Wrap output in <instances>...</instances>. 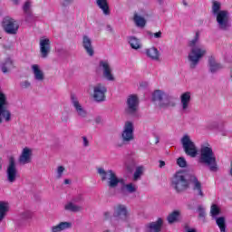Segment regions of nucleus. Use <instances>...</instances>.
<instances>
[{
  "label": "nucleus",
  "mask_w": 232,
  "mask_h": 232,
  "mask_svg": "<svg viewBox=\"0 0 232 232\" xmlns=\"http://www.w3.org/2000/svg\"><path fill=\"white\" fill-rule=\"evenodd\" d=\"M163 224L164 220L159 218L156 221L145 225V232H160L162 231Z\"/></svg>",
  "instance_id": "16"
},
{
  "label": "nucleus",
  "mask_w": 232,
  "mask_h": 232,
  "mask_svg": "<svg viewBox=\"0 0 232 232\" xmlns=\"http://www.w3.org/2000/svg\"><path fill=\"white\" fill-rule=\"evenodd\" d=\"M3 158L0 157V171L3 169Z\"/></svg>",
  "instance_id": "50"
},
{
  "label": "nucleus",
  "mask_w": 232,
  "mask_h": 232,
  "mask_svg": "<svg viewBox=\"0 0 232 232\" xmlns=\"http://www.w3.org/2000/svg\"><path fill=\"white\" fill-rule=\"evenodd\" d=\"M142 175V167H138L134 172L133 180H139Z\"/></svg>",
  "instance_id": "41"
},
{
  "label": "nucleus",
  "mask_w": 232,
  "mask_h": 232,
  "mask_svg": "<svg viewBox=\"0 0 232 232\" xmlns=\"http://www.w3.org/2000/svg\"><path fill=\"white\" fill-rule=\"evenodd\" d=\"M164 166H166V162L160 160V168H164Z\"/></svg>",
  "instance_id": "48"
},
{
  "label": "nucleus",
  "mask_w": 232,
  "mask_h": 232,
  "mask_svg": "<svg viewBox=\"0 0 232 232\" xmlns=\"http://www.w3.org/2000/svg\"><path fill=\"white\" fill-rule=\"evenodd\" d=\"M183 5H184L185 6H188V3L186 2V0L183 1Z\"/></svg>",
  "instance_id": "54"
},
{
  "label": "nucleus",
  "mask_w": 232,
  "mask_h": 232,
  "mask_svg": "<svg viewBox=\"0 0 232 232\" xmlns=\"http://www.w3.org/2000/svg\"><path fill=\"white\" fill-rule=\"evenodd\" d=\"M222 8V4H220V2L218 1H212V14L213 15H217L218 14H220V12H222V10H220Z\"/></svg>",
  "instance_id": "34"
},
{
  "label": "nucleus",
  "mask_w": 232,
  "mask_h": 232,
  "mask_svg": "<svg viewBox=\"0 0 232 232\" xmlns=\"http://www.w3.org/2000/svg\"><path fill=\"white\" fill-rule=\"evenodd\" d=\"M30 86H31V83H30V82H28V81H25V82H24L21 83V87H22V88H24V89L30 88Z\"/></svg>",
  "instance_id": "43"
},
{
  "label": "nucleus",
  "mask_w": 232,
  "mask_h": 232,
  "mask_svg": "<svg viewBox=\"0 0 232 232\" xmlns=\"http://www.w3.org/2000/svg\"><path fill=\"white\" fill-rule=\"evenodd\" d=\"M180 218V211L174 210L167 217V221L169 224H175V222H179V218Z\"/></svg>",
  "instance_id": "29"
},
{
  "label": "nucleus",
  "mask_w": 232,
  "mask_h": 232,
  "mask_svg": "<svg viewBox=\"0 0 232 232\" xmlns=\"http://www.w3.org/2000/svg\"><path fill=\"white\" fill-rule=\"evenodd\" d=\"M133 21L139 28H144V26H146V19L137 13L134 14Z\"/></svg>",
  "instance_id": "30"
},
{
  "label": "nucleus",
  "mask_w": 232,
  "mask_h": 232,
  "mask_svg": "<svg viewBox=\"0 0 232 232\" xmlns=\"http://www.w3.org/2000/svg\"><path fill=\"white\" fill-rule=\"evenodd\" d=\"M216 224L219 227L220 232H226V218L219 217L216 219Z\"/></svg>",
  "instance_id": "35"
},
{
  "label": "nucleus",
  "mask_w": 232,
  "mask_h": 232,
  "mask_svg": "<svg viewBox=\"0 0 232 232\" xmlns=\"http://www.w3.org/2000/svg\"><path fill=\"white\" fill-rule=\"evenodd\" d=\"M190 180L194 184L193 189L198 191L199 197H204V192H202V184L200 183V181H198V179H197V177L195 176H192L190 177Z\"/></svg>",
  "instance_id": "28"
},
{
  "label": "nucleus",
  "mask_w": 232,
  "mask_h": 232,
  "mask_svg": "<svg viewBox=\"0 0 232 232\" xmlns=\"http://www.w3.org/2000/svg\"><path fill=\"white\" fill-rule=\"evenodd\" d=\"M82 46L86 53H88L90 57H93V53H95V51H93V45H92V39H90V37H88L87 35H84L82 38Z\"/></svg>",
  "instance_id": "21"
},
{
  "label": "nucleus",
  "mask_w": 232,
  "mask_h": 232,
  "mask_svg": "<svg viewBox=\"0 0 232 232\" xmlns=\"http://www.w3.org/2000/svg\"><path fill=\"white\" fill-rule=\"evenodd\" d=\"M180 102H181L182 111H186V110L189 108V102H191V92H186L182 93L180 96Z\"/></svg>",
  "instance_id": "23"
},
{
  "label": "nucleus",
  "mask_w": 232,
  "mask_h": 232,
  "mask_svg": "<svg viewBox=\"0 0 232 232\" xmlns=\"http://www.w3.org/2000/svg\"><path fill=\"white\" fill-rule=\"evenodd\" d=\"M18 162L24 166V164H30L32 162V150L24 148L18 159Z\"/></svg>",
  "instance_id": "19"
},
{
  "label": "nucleus",
  "mask_w": 232,
  "mask_h": 232,
  "mask_svg": "<svg viewBox=\"0 0 232 232\" xmlns=\"http://www.w3.org/2000/svg\"><path fill=\"white\" fill-rule=\"evenodd\" d=\"M210 213L212 217H218V215H220V208L218 206L213 204L210 208Z\"/></svg>",
  "instance_id": "39"
},
{
  "label": "nucleus",
  "mask_w": 232,
  "mask_h": 232,
  "mask_svg": "<svg viewBox=\"0 0 232 232\" xmlns=\"http://www.w3.org/2000/svg\"><path fill=\"white\" fill-rule=\"evenodd\" d=\"M40 53L43 59L48 57V53H50V39L45 38L40 40Z\"/></svg>",
  "instance_id": "20"
},
{
  "label": "nucleus",
  "mask_w": 232,
  "mask_h": 232,
  "mask_svg": "<svg viewBox=\"0 0 232 232\" xmlns=\"http://www.w3.org/2000/svg\"><path fill=\"white\" fill-rule=\"evenodd\" d=\"M215 15L219 30H229V27L231 26L229 24V12L227 10H221Z\"/></svg>",
  "instance_id": "8"
},
{
  "label": "nucleus",
  "mask_w": 232,
  "mask_h": 232,
  "mask_svg": "<svg viewBox=\"0 0 232 232\" xmlns=\"http://www.w3.org/2000/svg\"><path fill=\"white\" fill-rule=\"evenodd\" d=\"M3 26L5 34L15 35L19 30V24L14 18L5 17L3 20Z\"/></svg>",
  "instance_id": "9"
},
{
  "label": "nucleus",
  "mask_w": 232,
  "mask_h": 232,
  "mask_svg": "<svg viewBox=\"0 0 232 232\" xmlns=\"http://www.w3.org/2000/svg\"><path fill=\"white\" fill-rule=\"evenodd\" d=\"M145 53L151 61H160V52L157 47H150L145 50Z\"/></svg>",
  "instance_id": "22"
},
{
  "label": "nucleus",
  "mask_w": 232,
  "mask_h": 232,
  "mask_svg": "<svg viewBox=\"0 0 232 232\" xmlns=\"http://www.w3.org/2000/svg\"><path fill=\"white\" fill-rule=\"evenodd\" d=\"M198 163L202 164L203 166H208L210 171H218L217 156H215V152H213V149L211 147H201Z\"/></svg>",
  "instance_id": "2"
},
{
  "label": "nucleus",
  "mask_w": 232,
  "mask_h": 232,
  "mask_svg": "<svg viewBox=\"0 0 232 232\" xmlns=\"http://www.w3.org/2000/svg\"><path fill=\"white\" fill-rule=\"evenodd\" d=\"M177 164L179 168H187L188 167V161H186V159L183 157H179L177 160Z\"/></svg>",
  "instance_id": "40"
},
{
  "label": "nucleus",
  "mask_w": 232,
  "mask_h": 232,
  "mask_svg": "<svg viewBox=\"0 0 232 232\" xmlns=\"http://www.w3.org/2000/svg\"><path fill=\"white\" fill-rule=\"evenodd\" d=\"M171 186L177 193H180L189 188V181L186 179L184 172H177L172 179Z\"/></svg>",
  "instance_id": "4"
},
{
  "label": "nucleus",
  "mask_w": 232,
  "mask_h": 232,
  "mask_svg": "<svg viewBox=\"0 0 232 232\" xmlns=\"http://www.w3.org/2000/svg\"><path fill=\"white\" fill-rule=\"evenodd\" d=\"M160 5H162V0H158Z\"/></svg>",
  "instance_id": "56"
},
{
  "label": "nucleus",
  "mask_w": 232,
  "mask_h": 232,
  "mask_svg": "<svg viewBox=\"0 0 232 232\" xmlns=\"http://www.w3.org/2000/svg\"><path fill=\"white\" fill-rule=\"evenodd\" d=\"M198 211L199 213V218H204V217H206V210H204V208H202V206L198 207Z\"/></svg>",
  "instance_id": "42"
},
{
  "label": "nucleus",
  "mask_w": 232,
  "mask_h": 232,
  "mask_svg": "<svg viewBox=\"0 0 232 232\" xmlns=\"http://www.w3.org/2000/svg\"><path fill=\"white\" fill-rule=\"evenodd\" d=\"M82 140H83V146L85 148H88V146H90V141H88V138H86V136H83Z\"/></svg>",
  "instance_id": "44"
},
{
  "label": "nucleus",
  "mask_w": 232,
  "mask_h": 232,
  "mask_svg": "<svg viewBox=\"0 0 232 232\" xmlns=\"http://www.w3.org/2000/svg\"><path fill=\"white\" fill-rule=\"evenodd\" d=\"M198 37H200V34L198 32L196 33V35L193 40L188 43V46L191 48L190 53H188V64L191 70H195L200 63V59L206 55L205 49L197 46V43H198Z\"/></svg>",
  "instance_id": "1"
},
{
  "label": "nucleus",
  "mask_w": 232,
  "mask_h": 232,
  "mask_svg": "<svg viewBox=\"0 0 232 232\" xmlns=\"http://www.w3.org/2000/svg\"><path fill=\"white\" fill-rule=\"evenodd\" d=\"M188 209H193V206H191V205H188Z\"/></svg>",
  "instance_id": "52"
},
{
  "label": "nucleus",
  "mask_w": 232,
  "mask_h": 232,
  "mask_svg": "<svg viewBox=\"0 0 232 232\" xmlns=\"http://www.w3.org/2000/svg\"><path fill=\"white\" fill-rule=\"evenodd\" d=\"M32 6V4L30 2H25L23 7L24 13L26 15H32V10L30 9Z\"/></svg>",
  "instance_id": "37"
},
{
  "label": "nucleus",
  "mask_w": 232,
  "mask_h": 232,
  "mask_svg": "<svg viewBox=\"0 0 232 232\" xmlns=\"http://www.w3.org/2000/svg\"><path fill=\"white\" fill-rule=\"evenodd\" d=\"M104 218H105V220H109L110 219V212H105L104 213Z\"/></svg>",
  "instance_id": "47"
},
{
  "label": "nucleus",
  "mask_w": 232,
  "mask_h": 232,
  "mask_svg": "<svg viewBox=\"0 0 232 232\" xmlns=\"http://www.w3.org/2000/svg\"><path fill=\"white\" fill-rule=\"evenodd\" d=\"M165 98V100H164ZM152 101L159 102L160 108H169L171 106L172 108L175 107V102H170L168 98H166V93H164L160 90H156L152 94ZM162 101H165L164 102Z\"/></svg>",
  "instance_id": "11"
},
{
  "label": "nucleus",
  "mask_w": 232,
  "mask_h": 232,
  "mask_svg": "<svg viewBox=\"0 0 232 232\" xmlns=\"http://www.w3.org/2000/svg\"><path fill=\"white\" fill-rule=\"evenodd\" d=\"M32 68L36 81H44V73L39 69V65L34 64Z\"/></svg>",
  "instance_id": "31"
},
{
  "label": "nucleus",
  "mask_w": 232,
  "mask_h": 232,
  "mask_svg": "<svg viewBox=\"0 0 232 232\" xmlns=\"http://www.w3.org/2000/svg\"><path fill=\"white\" fill-rule=\"evenodd\" d=\"M186 231L187 232H197V230L195 228H187Z\"/></svg>",
  "instance_id": "49"
},
{
  "label": "nucleus",
  "mask_w": 232,
  "mask_h": 232,
  "mask_svg": "<svg viewBox=\"0 0 232 232\" xmlns=\"http://www.w3.org/2000/svg\"><path fill=\"white\" fill-rule=\"evenodd\" d=\"M97 6L102 11L104 15H110V5L108 0H96Z\"/></svg>",
  "instance_id": "26"
},
{
  "label": "nucleus",
  "mask_w": 232,
  "mask_h": 232,
  "mask_svg": "<svg viewBox=\"0 0 232 232\" xmlns=\"http://www.w3.org/2000/svg\"><path fill=\"white\" fill-rule=\"evenodd\" d=\"M65 211H72V213H77V211H81L82 208L80 206H76L72 202H69L64 206Z\"/></svg>",
  "instance_id": "33"
},
{
  "label": "nucleus",
  "mask_w": 232,
  "mask_h": 232,
  "mask_svg": "<svg viewBox=\"0 0 232 232\" xmlns=\"http://www.w3.org/2000/svg\"><path fill=\"white\" fill-rule=\"evenodd\" d=\"M118 148H122V144H118Z\"/></svg>",
  "instance_id": "55"
},
{
  "label": "nucleus",
  "mask_w": 232,
  "mask_h": 232,
  "mask_svg": "<svg viewBox=\"0 0 232 232\" xmlns=\"http://www.w3.org/2000/svg\"><path fill=\"white\" fill-rule=\"evenodd\" d=\"M12 119V112L8 110V100L5 92H0V124H3V121L10 122Z\"/></svg>",
  "instance_id": "5"
},
{
  "label": "nucleus",
  "mask_w": 232,
  "mask_h": 232,
  "mask_svg": "<svg viewBox=\"0 0 232 232\" xmlns=\"http://www.w3.org/2000/svg\"><path fill=\"white\" fill-rule=\"evenodd\" d=\"M71 101L72 104L79 117H82L84 119L86 115H88V112H86V110L82 108V105L79 102V100L77 99V96L75 94H71Z\"/></svg>",
  "instance_id": "15"
},
{
  "label": "nucleus",
  "mask_w": 232,
  "mask_h": 232,
  "mask_svg": "<svg viewBox=\"0 0 232 232\" xmlns=\"http://www.w3.org/2000/svg\"><path fill=\"white\" fill-rule=\"evenodd\" d=\"M139 96L137 94H130L127 99V108L125 109L128 115H135L139 110Z\"/></svg>",
  "instance_id": "10"
},
{
  "label": "nucleus",
  "mask_w": 232,
  "mask_h": 232,
  "mask_svg": "<svg viewBox=\"0 0 232 232\" xmlns=\"http://www.w3.org/2000/svg\"><path fill=\"white\" fill-rule=\"evenodd\" d=\"M98 174L100 175L102 182H108L109 188H117L121 179L117 178V175L113 170H105L102 168L98 169Z\"/></svg>",
  "instance_id": "3"
},
{
  "label": "nucleus",
  "mask_w": 232,
  "mask_h": 232,
  "mask_svg": "<svg viewBox=\"0 0 232 232\" xmlns=\"http://www.w3.org/2000/svg\"><path fill=\"white\" fill-rule=\"evenodd\" d=\"M139 187L133 183H129L125 185V189L127 193H136Z\"/></svg>",
  "instance_id": "36"
},
{
  "label": "nucleus",
  "mask_w": 232,
  "mask_h": 232,
  "mask_svg": "<svg viewBox=\"0 0 232 232\" xmlns=\"http://www.w3.org/2000/svg\"><path fill=\"white\" fill-rule=\"evenodd\" d=\"M5 173L7 182H9V184H14V182L17 180V175L19 172L17 170V164L15 163V158H14V156L9 158V163L7 165Z\"/></svg>",
  "instance_id": "6"
},
{
  "label": "nucleus",
  "mask_w": 232,
  "mask_h": 232,
  "mask_svg": "<svg viewBox=\"0 0 232 232\" xmlns=\"http://www.w3.org/2000/svg\"><path fill=\"white\" fill-rule=\"evenodd\" d=\"M100 68H102L103 77H105L107 81H115V77L111 73V67H110V63L107 61H101Z\"/></svg>",
  "instance_id": "17"
},
{
  "label": "nucleus",
  "mask_w": 232,
  "mask_h": 232,
  "mask_svg": "<svg viewBox=\"0 0 232 232\" xmlns=\"http://www.w3.org/2000/svg\"><path fill=\"white\" fill-rule=\"evenodd\" d=\"M153 35L156 39H160V37H162V32L159 31L155 33Z\"/></svg>",
  "instance_id": "45"
},
{
  "label": "nucleus",
  "mask_w": 232,
  "mask_h": 232,
  "mask_svg": "<svg viewBox=\"0 0 232 232\" xmlns=\"http://www.w3.org/2000/svg\"><path fill=\"white\" fill-rule=\"evenodd\" d=\"M64 171H66V169L63 166H58V168L56 169V179H63V175L64 173Z\"/></svg>",
  "instance_id": "38"
},
{
  "label": "nucleus",
  "mask_w": 232,
  "mask_h": 232,
  "mask_svg": "<svg viewBox=\"0 0 232 232\" xmlns=\"http://www.w3.org/2000/svg\"><path fill=\"white\" fill-rule=\"evenodd\" d=\"M66 229H72V222H68V221L60 222L58 225L53 226L51 228V231L61 232V231H66Z\"/></svg>",
  "instance_id": "24"
},
{
  "label": "nucleus",
  "mask_w": 232,
  "mask_h": 232,
  "mask_svg": "<svg viewBox=\"0 0 232 232\" xmlns=\"http://www.w3.org/2000/svg\"><path fill=\"white\" fill-rule=\"evenodd\" d=\"M15 68V63H14V60L12 58L7 57L0 63V70L4 73H10L11 70Z\"/></svg>",
  "instance_id": "18"
},
{
  "label": "nucleus",
  "mask_w": 232,
  "mask_h": 232,
  "mask_svg": "<svg viewBox=\"0 0 232 232\" xmlns=\"http://www.w3.org/2000/svg\"><path fill=\"white\" fill-rule=\"evenodd\" d=\"M10 211V204L6 201H0V222L5 220L7 213Z\"/></svg>",
  "instance_id": "25"
},
{
  "label": "nucleus",
  "mask_w": 232,
  "mask_h": 232,
  "mask_svg": "<svg viewBox=\"0 0 232 232\" xmlns=\"http://www.w3.org/2000/svg\"><path fill=\"white\" fill-rule=\"evenodd\" d=\"M108 89L104 84L98 83L93 87V99L97 101V102H102L106 101V92Z\"/></svg>",
  "instance_id": "13"
},
{
  "label": "nucleus",
  "mask_w": 232,
  "mask_h": 232,
  "mask_svg": "<svg viewBox=\"0 0 232 232\" xmlns=\"http://www.w3.org/2000/svg\"><path fill=\"white\" fill-rule=\"evenodd\" d=\"M82 200V196H78L72 199V202H81Z\"/></svg>",
  "instance_id": "46"
},
{
  "label": "nucleus",
  "mask_w": 232,
  "mask_h": 232,
  "mask_svg": "<svg viewBox=\"0 0 232 232\" xmlns=\"http://www.w3.org/2000/svg\"><path fill=\"white\" fill-rule=\"evenodd\" d=\"M133 122L126 121L123 127V131L121 132V140L123 144H128V142L134 140L135 136L133 135Z\"/></svg>",
  "instance_id": "12"
},
{
  "label": "nucleus",
  "mask_w": 232,
  "mask_h": 232,
  "mask_svg": "<svg viewBox=\"0 0 232 232\" xmlns=\"http://www.w3.org/2000/svg\"><path fill=\"white\" fill-rule=\"evenodd\" d=\"M129 44L130 48L133 50H139L140 48V40L137 39V37L132 36L129 38Z\"/></svg>",
  "instance_id": "32"
},
{
  "label": "nucleus",
  "mask_w": 232,
  "mask_h": 232,
  "mask_svg": "<svg viewBox=\"0 0 232 232\" xmlns=\"http://www.w3.org/2000/svg\"><path fill=\"white\" fill-rule=\"evenodd\" d=\"M208 64H209L211 73H215V72H218V70H222V65L220 63H217L213 56L208 58Z\"/></svg>",
  "instance_id": "27"
},
{
  "label": "nucleus",
  "mask_w": 232,
  "mask_h": 232,
  "mask_svg": "<svg viewBox=\"0 0 232 232\" xmlns=\"http://www.w3.org/2000/svg\"><path fill=\"white\" fill-rule=\"evenodd\" d=\"M113 217L117 218V220H122L123 222L128 221V209L126 206L118 205L115 207Z\"/></svg>",
  "instance_id": "14"
},
{
  "label": "nucleus",
  "mask_w": 232,
  "mask_h": 232,
  "mask_svg": "<svg viewBox=\"0 0 232 232\" xmlns=\"http://www.w3.org/2000/svg\"><path fill=\"white\" fill-rule=\"evenodd\" d=\"M64 184H70V179H64Z\"/></svg>",
  "instance_id": "51"
},
{
  "label": "nucleus",
  "mask_w": 232,
  "mask_h": 232,
  "mask_svg": "<svg viewBox=\"0 0 232 232\" xmlns=\"http://www.w3.org/2000/svg\"><path fill=\"white\" fill-rule=\"evenodd\" d=\"M230 166H231V169H230V175H231V177H232V161H231V163H230Z\"/></svg>",
  "instance_id": "53"
},
{
  "label": "nucleus",
  "mask_w": 232,
  "mask_h": 232,
  "mask_svg": "<svg viewBox=\"0 0 232 232\" xmlns=\"http://www.w3.org/2000/svg\"><path fill=\"white\" fill-rule=\"evenodd\" d=\"M181 144L186 155L192 158L197 157V154L198 153L197 146L188 135L183 136L181 139Z\"/></svg>",
  "instance_id": "7"
}]
</instances>
